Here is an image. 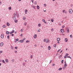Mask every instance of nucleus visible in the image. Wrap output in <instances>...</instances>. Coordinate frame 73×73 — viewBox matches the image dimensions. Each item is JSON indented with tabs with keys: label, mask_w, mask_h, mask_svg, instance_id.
I'll return each mask as SVG.
<instances>
[{
	"label": "nucleus",
	"mask_w": 73,
	"mask_h": 73,
	"mask_svg": "<svg viewBox=\"0 0 73 73\" xmlns=\"http://www.w3.org/2000/svg\"><path fill=\"white\" fill-rule=\"evenodd\" d=\"M72 12H73V10H72L71 9H70L69 10V13H72Z\"/></svg>",
	"instance_id": "f257e3e1"
},
{
	"label": "nucleus",
	"mask_w": 73,
	"mask_h": 73,
	"mask_svg": "<svg viewBox=\"0 0 73 73\" xmlns=\"http://www.w3.org/2000/svg\"><path fill=\"white\" fill-rule=\"evenodd\" d=\"M46 43H49L50 42V40H48V39H46Z\"/></svg>",
	"instance_id": "f03ea898"
},
{
	"label": "nucleus",
	"mask_w": 73,
	"mask_h": 73,
	"mask_svg": "<svg viewBox=\"0 0 73 73\" xmlns=\"http://www.w3.org/2000/svg\"><path fill=\"white\" fill-rule=\"evenodd\" d=\"M24 42V40H21L19 41V42H20L21 43H22V42Z\"/></svg>",
	"instance_id": "7ed1b4c3"
},
{
	"label": "nucleus",
	"mask_w": 73,
	"mask_h": 73,
	"mask_svg": "<svg viewBox=\"0 0 73 73\" xmlns=\"http://www.w3.org/2000/svg\"><path fill=\"white\" fill-rule=\"evenodd\" d=\"M63 13H67V11H65V10H63Z\"/></svg>",
	"instance_id": "20e7f679"
},
{
	"label": "nucleus",
	"mask_w": 73,
	"mask_h": 73,
	"mask_svg": "<svg viewBox=\"0 0 73 73\" xmlns=\"http://www.w3.org/2000/svg\"><path fill=\"white\" fill-rule=\"evenodd\" d=\"M66 31H67V33H69V28H67L66 29Z\"/></svg>",
	"instance_id": "39448f33"
},
{
	"label": "nucleus",
	"mask_w": 73,
	"mask_h": 73,
	"mask_svg": "<svg viewBox=\"0 0 73 73\" xmlns=\"http://www.w3.org/2000/svg\"><path fill=\"white\" fill-rule=\"evenodd\" d=\"M34 38H37V35L35 34L34 35Z\"/></svg>",
	"instance_id": "423d86ee"
},
{
	"label": "nucleus",
	"mask_w": 73,
	"mask_h": 73,
	"mask_svg": "<svg viewBox=\"0 0 73 73\" xmlns=\"http://www.w3.org/2000/svg\"><path fill=\"white\" fill-rule=\"evenodd\" d=\"M60 32H61V33H63L64 32V30L63 29H61L60 30Z\"/></svg>",
	"instance_id": "0eeeda50"
},
{
	"label": "nucleus",
	"mask_w": 73,
	"mask_h": 73,
	"mask_svg": "<svg viewBox=\"0 0 73 73\" xmlns=\"http://www.w3.org/2000/svg\"><path fill=\"white\" fill-rule=\"evenodd\" d=\"M3 45H4V44H3V42H1L0 44V45L1 46H3Z\"/></svg>",
	"instance_id": "6e6552de"
},
{
	"label": "nucleus",
	"mask_w": 73,
	"mask_h": 73,
	"mask_svg": "<svg viewBox=\"0 0 73 73\" xmlns=\"http://www.w3.org/2000/svg\"><path fill=\"white\" fill-rule=\"evenodd\" d=\"M1 38H4V35L3 34H1Z\"/></svg>",
	"instance_id": "1a4fd4ad"
},
{
	"label": "nucleus",
	"mask_w": 73,
	"mask_h": 73,
	"mask_svg": "<svg viewBox=\"0 0 73 73\" xmlns=\"http://www.w3.org/2000/svg\"><path fill=\"white\" fill-rule=\"evenodd\" d=\"M42 21L44 23H45V24H46V22H45V20L44 19H42Z\"/></svg>",
	"instance_id": "9d476101"
},
{
	"label": "nucleus",
	"mask_w": 73,
	"mask_h": 73,
	"mask_svg": "<svg viewBox=\"0 0 73 73\" xmlns=\"http://www.w3.org/2000/svg\"><path fill=\"white\" fill-rule=\"evenodd\" d=\"M57 41H60V38H57Z\"/></svg>",
	"instance_id": "9b49d317"
},
{
	"label": "nucleus",
	"mask_w": 73,
	"mask_h": 73,
	"mask_svg": "<svg viewBox=\"0 0 73 73\" xmlns=\"http://www.w3.org/2000/svg\"><path fill=\"white\" fill-rule=\"evenodd\" d=\"M48 50H50V49L51 48V47H50V46H49L48 47Z\"/></svg>",
	"instance_id": "f8f14e48"
},
{
	"label": "nucleus",
	"mask_w": 73,
	"mask_h": 73,
	"mask_svg": "<svg viewBox=\"0 0 73 73\" xmlns=\"http://www.w3.org/2000/svg\"><path fill=\"white\" fill-rule=\"evenodd\" d=\"M65 42H68V39L67 38H66L65 39Z\"/></svg>",
	"instance_id": "ddd939ff"
},
{
	"label": "nucleus",
	"mask_w": 73,
	"mask_h": 73,
	"mask_svg": "<svg viewBox=\"0 0 73 73\" xmlns=\"http://www.w3.org/2000/svg\"><path fill=\"white\" fill-rule=\"evenodd\" d=\"M27 12H28V10H27V9H26L25 10V14H27Z\"/></svg>",
	"instance_id": "4468645a"
},
{
	"label": "nucleus",
	"mask_w": 73,
	"mask_h": 73,
	"mask_svg": "<svg viewBox=\"0 0 73 73\" xmlns=\"http://www.w3.org/2000/svg\"><path fill=\"white\" fill-rule=\"evenodd\" d=\"M37 9H39L40 8V7H39V6L38 5H37Z\"/></svg>",
	"instance_id": "2eb2a0df"
},
{
	"label": "nucleus",
	"mask_w": 73,
	"mask_h": 73,
	"mask_svg": "<svg viewBox=\"0 0 73 73\" xmlns=\"http://www.w3.org/2000/svg\"><path fill=\"white\" fill-rule=\"evenodd\" d=\"M2 27L3 28H5L6 26H5V25H3Z\"/></svg>",
	"instance_id": "dca6fc26"
},
{
	"label": "nucleus",
	"mask_w": 73,
	"mask_h": 73,
	"mask_svg": "<svg viewBox=\"0 0 73 73\" xmlns=\"http://www.w3.org/2000/svg\"><path fill=\"white\" fill-rule=\"evenodd\" d=\"M65 68H66V67H65V66H64V67H62V69L63 70L65 69Z\"/></svg>",
	"instance_id": "f3484780"
},
{
	"label": "nucleus",
	"mask_w": 73,
	"mask_h": 73,
	"mask_svg": "<svg viewBox=\"0 0 73 73\" xmlns=\"http://www.w3.org/2000/svg\"><path fill=\"white\" fill-rule=\"evenodd\" d=\"M6 33H7V35H9V32L8 31H7L6 32Z\"/></svg>",
	"instance_id": "a211bd4d"
},
{
	"label": "nucleus",
	"mask_w": 73,
	"mask_h": 73,
	"mask_svg": "<svg viewBox=\"0 0 73 73\" xmlns=\"http://www.w3.org/2000/svg\"><path fill=\"white\" fill-rule=\"evenodd\" d=\"M51 22L53 23V21H54V20H53V19H51Z\"/></svg>",
	"instance_id": "6ab92c4d"
},
{
	"label": "nucleus",
	"mask_w": 73,
	"mask_h": 73,
	"mask_svg": "<svg viewBox=\"0 0 73 73\" xmlns=\"http://www.w3.org/2000/svg\"><path fill=\"white\" fill-rule=\"evenodd\" d=\"M5 62H8V60L6 59L5 60Z\"/></svg>",
	"instance_id": "aec40b11"
},
{
	"label": "nucleus",
	"mask_w": 73,
	"mask_h": 73,
	"mask_svg": "<svg viewBox=\"0 0 73 73\" xmlns=\"http://www.w3.org/2000/svg\"><path fill=\"white\" fill-rule=\"evenodd\" d=\"M67 58H70V59H72V58H71V57H70V56H67Z\"/></svg>",
	"instance_id": "412c9836"
},
{
	"label": "nucleus",
	"mask_w": 73,
	"mask_h": 73,
	"mask_svg": "<svg viewBox=\"0 0 73 73\" xmlns=\"http://www.w3.org/2000/svg\"><path fill=\"white\" fill-rule=\"evenodd\" d=\"M2 62H3V63H5V61L4 60H2Z\"/></svg>",
	"instance_id": "4be33fe9"
},
{
	"label": "nucleus",
	"mask_w": 73,
	"mask_h": 73,
	"mask_svg": "<svg viewBox=\"0 0 73 73\" xmlns=\"http://www.w3.org/2000/svg\"><path fill=\"white\" fill-rule=\"evenodd\" d=\"M67 66V64H64V66L66 67V66Z\"/></svg>",
	"instance_id": "5701e85b"
},
{
	"label": "nucleus",
	"mask_w": 73,
	"mask_h": 73,
	"mask_svg": "<svg viewBox=\"0 0 73 73\" xmlns=\"http://www.w3.org/2000/svg\"><path fill=\"white\" fill-rule=\"evenodd\" d=\"M41 24H40V23L39 24H38V27H41Z\"/></svg>",
	"instance_id": "b1692460"
},
{
	"label": "nucleus",
	"mask_w": 73,
	"mask_h": 73,
	"mask_svg": "<svg viewBox=\"0 0 73 73\" xmlns=\"http://www.w3.org/2000/svg\"><path fill=\"white\" fill-rule=\"evenodd\" d=\"M30 42V41L29 40H27L26 41V42H27V43H28V42Z\"/></svg>",
	"instance_id": "393cba45"
},
{
	"label": "nucleus",
	"mask_w": 73,
	"mask_h": 73,
	"mask_svg": "<svg viewBox=\"0 0 73 73\" xmlns=\"http://www.w3.org/2000/svg\"><path fill=\"white\" fill-rule=\"evenodd\" d=\"M23 19L24 20L25 19H26V18L25 17H23Z\"/></svg>",
	"instance_id": "a878e982"
},
{
	"label": "nucleus",
	"mask_w": 73,
	"mask_h": 73,
	"mask_svg": "<svg viewBox=\"0 0 73 73\" xmlns=\"http://www.w3.org/2000/svg\"><path fill=\"white\" fill-rule=\"evenodd\" d=\"M62 68H59V69H58V70H61L62 69Z\"/></svg>",
	"instance_id": "bb28decb"
},
{
	"label": "nucleus",
	"mask_w": 73,
	"mask_h": 73,
	"mask_svg": "<svg viewBox=\"0 0 73 73\" xmlns=\"http://www.w3.org/2000/svg\"><path fill=\"white\" fill-rule=\"evenodd\" d=\"M37 3L36 2V1H35L34 2V4H35V5H36L37 4Z\"/></svg>",
	"instance_id": "cd10ccee"
},
{
	"label": "nucleus",
	"mask_w": 73,
	"mask_h": 73,
	"mask_svg": "<svg viewBox=\"0 0 73 73\" xmlns=\"http://www.w3.org/2000/svg\"><path fill=\"white\" fill-rule=\"evenodd\" d=\"M15 23H17V20H15Z\"/></svg>",
	"instance_id": "c85d7f7f"
},
{
	"label": "nucleus",
	"mask_w": 73,
	"mask_h": 73,
	"mask_svg": "<svg viewBox=\"0 0 73 73\" xmlns=\"http://www.w3.org/2000/svg\"><path fill=\"white\" fill-rule=\"evenodd\" d=\"M27 23H24V25L25 26L27 25Z\"/></svg>",
	"instance_id": "c756f323"
},
{
	"label": "nucleus",
	"mask_w": 73,
	"mask_h": 73,
	"mask_svg": "<svg viewBox=\"0 0 73 73\" xmlns=\"http://www.w3.org/2000/svg\"><path fill=\"white\" fill-rule=\"evenodd\" d=\"M7 25L8 26H9V23H7Z\"/></svg>",
	"instance_id": "7c9ffc66"
},
{
	"label": "nucleus",
	"mask_w": 73,
	"mask_h": 73,
	"mask_svg": "<svg viewBox=\"0 0 73 73\" xmlns=\"http://www.w3.org/2000/svg\"><path fill=\"white\" fill-rule=\"evenodd\" d=\"M46 41V39L45 38L43 40L44 42H45Z\"/></svg>",
	"instance_id": "2f4dec72"
},
{
	"label": "nucleus",
	"mask_w": 73,
	"mask_h": 73,
	"mask_svg": "<svg viewBox=\"0 0 73 73\" xmlns=\"http://www.w3.org/2000/svg\"><path fill=\"white\" fill-rule=\"evenodd\" d=\"M51 31H52V32H53V31H54V30L53 29H51Z\"/></svg>",
	"instance_id": "473e14b6"
},
{
	"label": "nucleus",
	"mask_w": 73,
	"mask_h": 73,
	"mask_svg": "<svg viewBox=\"0 0 73 73\" xmlns=\"http://www.w3.org/2000/svg\"><path fill=\"white\" fill-rule=\"evenodd\" d=\"M3 51H0V54L1 53H3Z\"/></svg>",
	"instance_id": "72a5a7b5"
},
{
	"label": "nucleus",
	"mask_w": 73,
	"mask_h": 73,
	"mask_svg": "<svg viewBox=\"0 0 73 73\" xmlns=\"http://www.w3.org/2000/svg\"><path fill=\"white\" fill-rule=\"evenodd\" d=\"M61 62L62 64H63V62H64V60H62L61 61Z\"/></svg>",
	"instance_id": "f704fd0d"
},
{
	"label": "nucleus",
	"mask_w": 73,
	"mask_h": 73,
	"mask_svg": "<svg viewBox=\"0 0 73 73\" xmlns=\"http://www.w3.org/2000/svg\"><path fill=\"white\" fill-rule=\"evenodd\" d=\"M25 63H23V66H25Z\"/></svg>",
	"instance_id": "c9c22d12"
},
{
	"label": "nucleus",
	"mask_w": 73,
	"mask_h": 73,
	"mask_svg": "<svg viewBox=\"0 0 73 73\" xmlns=\"http://www.w3.org/2000/svg\"><path fill=\"white\" fill-rule=\"evenodd\" d=\"M60 50H61V49H59L58 51H57V53L59 52V51H60Z\"/></svg>",
	"instance_id": "e433bc0d"
},
{
	"label": "nucleus",
	"mask_w": 73,
	"mask_h": 73,
	"mask_svg": "<svg viewBox=\"0 0 73 73\" xmlns=\"http://www.w3.org/2000/svg\"><path fill=\"white\" fill-rule=\"evenodd\" d=\"M68 55H69V54L68 53H66V56H68Z\"/></svg>",
	"instance_id": "4c0bfd02"
},
{
	"label": "nucleus",
	"mask_w": 73,
	"mask_h": 73,
	"mask_svg": "<svg viewBox=\"0 0 73 73\" xmlns=\"http://www.w3.org/2000/svg\"><path fill=\"white\" fill-rule=\"evenodd\" d=\"M23 29H21V32H23Z\"/></svg>",
	"instance_id": "58836bf2"
},
{
	"label": "nucleus",
	"mask_w": 73,
	"mask_h": 73,
	"mask_svg": "<svg viewBox=\"0 0 73 73\" xmlns=\"http://www.w3.org/2000/svg\"><path fill=\"white\" fill-rule=\"evenodd\" d=\"M9 9H10V10H11V7H9Z\"/></svg>",
	"instance_id": "ea45409f"
},
{
	"label": "nucleus",
	"mask_w": 73,
	"mask_h": 73,
	"mask_svg": "<svg viewBox=\"0 0 73 73\" xmlns=\"http://www.w3.org/2000/svg\"><path fill=\"white\" fill-rule=\"evenodd\" d=\"M15 49H17V47H15Z\"/></svg>",
	"instance_id": "a19ab883"
},
{
	"label": "nucleus",
	"mask_w": 73,
	"mask_h": 73,
	"mask_svg": "<svg viewBox=\"0 0 73 73\" xmlns=\"http://www.w3.org/2000/svg\"><path fill=\"white\" fill-rule=\"evenodd\" d=\"M13 20H15V17H13Z\"/></svg>",
	"instance_id": "79ce46f5"
},
{
	"label": "nucleus",
	"mask_w": 73,
	"mask_h": 73,
	"mask_svg": "<svg viewBox=\"0 0 73 73\" xmlns=\"http://www.w3.org/2000/svg\"><path fill=\"white\" fill-rule=\"evenodd\" d=\"M7 38H8V39L9 38V35L7 36Z\"/></svg>",
	"instance_id": "37998d69"
},
{
	"label": "nucleus",
	"mask_w": 73,
	"mask_h": 73,
	"mask_svg": "<svg viewBox=\"0 0 73 73\" xmlns=\"http://www.w3.org/2000/svg\"><path fill=\"white\" fill-rule=\"evenodd\" d=\"M11 32H12V33H14V32H15V31L13 30L11 31Z\"/></svg>",
	"instance_id": "c03bdc74"
},
{
	"label": "nucleus",
	"mask_w": 73,
	"mask_h": 73,
	"mask_svg": "<svg viewBox=\"0 0 73 73\" xmlns=\"http://www.w3.org/2000/svg\"><path fill=\"white\" fill-rule=\"evenodd\" d=\"M62 28H65V26L64 25H63L62 26Z\"/></svg>",
	"instance_id": "a18cd8bd"
},
{
	"label": "nucleus",
	"mask_w": 73,
	"mask_h": 73,
	"mask_svg": "<svg viewBox=\"0 0 73 73\" xmlns=\"http://www.w3.org/2000/svg\"><path fill=\"white\" fill-rule=\"evenodd\" d=\"M54 47H56V44H54Z\"/></svg>",
	"instance_id": "49530a36"
},
{
	"label": "nucleus",
	"mask_w": 73,
	"mask_h": 73,
	"mask_svg": "<svg viewBox=\"0 0 73 73\" xmlns=\"http://www.w3.org/2000/svg\"><path fill=\"white\" fill-rule=\"evenodd\" d=\"M12 62H14V60L13 59L12 60Z\"/></svg>",
	"instance_id": "de8ad7c7"
},
{
	"label": "nucleus",
	"mask_w": 73,
	"mask_h": 73,
	"mask_svg": "<svg viewBox=\"0 0 73 73\" xmlns=\"http://www.w3.org/2000/svg\"><path fill=\"white\" fill-rule=\"evenodd\" d=\"M33 8H34V9H35L36 8V7H35V6H33Z\"/></svg>",
	"instance_id": "09e8293b"
},
{
	"label": "nucleus",
	"mask_w": 73,
	"mask_h": 73,
	"mask_svg": "<svg viewBox=\"0 0 73 73\" xmlns=\"http://www.w3.org/2000/svg\"><path fill=\"white\" fill-rule=\"evenodd\" d=\"M16 41H19V39H16Z\"/></svg>",
	"instance_id": "8fccbe9b"
},
{
	"label": "nucleus",
	"mask_w": 73,
	"mask_h": 73,
	"mask_svg": "<svg viewBox=\"0 0 73 73\" xmlns=\"http://www.w3.org/2000/svg\"><path fill=\"white\" fill-rule=\"evenodd\" d=\"M52 60H50L49 64H50V63H51V62H52Z\"/></svg>",
	"instance_id": "3c124183"
},
{
	"label": "nucleus",
	"mask_w": 73,
	"mask_h": 73,
	"mask_svg": "<svg viewBox=\"0 0 73 73\" xmlns=\"http://www.w3.org/2000/svg\"><path fill=\"white\" fill-rule=\"evenodd\" d=\"M32 57H33V56L32 55H31L30 56L31 58H32Z\"/></svg>",
	"instance_id": "603ef678"
},
{
	"label": "nucleus",
	"mask_w": 73,
	"mask_h": 73,
	"mask_svg": "<svg viewBox=\"0 0 73 73\" xmlns=\"http://www.w3.org/2000/svg\"><path fill=\"white\" fill-rule=\"evenodd\" d=\"M38 32H40V30H38Z\"/></svg>",
	"instance_id": "864d4df0"
},
{
	"label": "nucleus",
	"mask_w": 73,
	"mask_h": 73,
	"mask_svg": "<svg viewBox=\"0 0 73 73\" xmlns=\"http://www.w3.org/2000/svg\"><path fill=\"white\" fill-rule=\"evenodd\" d=\"M44 7H46V4H44Z\"/></svg>",
	"instance_id": "5fc2aeb1"
},
{
	"label": "nucleus",
	"mask_w": 73,
	"mask_h": 73,
	"mask_svg": "<svg viewBox=\"0 0 73 73\" xmlns=\"http://www.w3.org/2000/svg\"><path fill=\"white\" fill-rule=\"evenodd\" d=\"M70 37H72V35H70Z\"/></svg>",
	"instance_id": "6e6d98bb"
},
{
	"label": "nucleus",
	"mask_w": 73,
	"mask_h": 73,
	"mask_svg": "<svg viewBox=\"0 0 73 73\" xmlns=\"http://www.w3.org/2000/svg\"><path fill=\"white\" fill-rule=\"evenodd\" d=\"M25 40V38H24L23 40V41H24V40Z\"/></svg>",
	"instance_id": "4d7b16f0"
},
{
	"label": "nucleus",
	"mask_w": 73,
	"mask_h": 73,
	"mask_svg": "<svg viewBox=\"0 0 73 73\" xmlns=\"http://www.w3.org/2000/svg\"><path fill=\"white\" fill-rule=\"evenodd\" d=\"M17 51H16L15 52V53H17Z\"/></svg>",
	"instance_id": "13d9d810"
},
{
	"label": "nucleus",
	"mask_w": 73,
	"mask_h": 73,
	"mask_svg": "<svg viewBox=\"0 0 73 73\" xmlns=\"http://www.w3.org/2000/svg\"><path fill=\"white\" fill-rule=\"evenodd\" d=\"M66 56H64V58H66Z\"/></svg>",
	"instance_id": "bf43d9fd"
},
{
	"label": "nucleus",
	"mask_w": 73,
	"mask_h": 73,
	"mask_svg": "<svg viewBox=\"0 0 73 73\" xmlns=\"http://www.w3.org/2000/svg\"><path fill=\"white\" fill-rule=\"evenodd\" d=\"M11 48L12 49H13V46H11Z\"/></svg>",
	"instance_id": "052dcab7"
},
{
	"label": "nucleus",
	"mask_w": 73,
	"mask_h": 73,
	"mask_svg": "<svg viewBox=\"0 0 73 73\" xmlns=\"http://www.w3.org/2000/svg\"><path fill=\"white\" fill-rule=\"evenodd\" d=\"M21 36L22 37H23V34H21Z\"/></svg>",
	"instance_id": "680f3d73"
},
{
	"label": "nucleus",
	"mask_w": 73,
	"mask_h": 73,
	"mask_svg": "<svg viewBox=\"0 0 73 73\" xmlns=\"http://www.w3.org/2000/svg\"><path fill=\"white\" fill-rule=\"evenodd\" d=\"M54 66V64H52V66Z\"/></svg>",
	"instance_id": "e2e57ef3"
},
{
	"label": "nucleus",
	"mask_w": 73,
	"mask_h": 73,
	"mask_svg": "<svg viewBox=\"0 0 73 73\" xmlns=\"http://www.w3.org/2000/svg\"><path fill=\"white\" fill-rule=\"evenodd\" d=\"M31 1L33 3V0Z\"/></svg>",
	"instance_id": "0e129e2a"
},
{
	"label": "nucleus",
	"mask_w": 73,
	"mask_h": 73,
	"mask_svg": "<svg viewBox=\"0 0 73 73\" xmlns=\"http://www.w3.org/2000/svg\"><path fill=\"white\" fill-rule=\"evenodd\" d=\"M10 34H12V33H12V32H11V33H10Z\"/></svg>",
	"instance_id": "69168bd1"
},
{
	"label": "nucleus",
	"mask_w": 73,
	"mask_h": 73,
	"mask_svg": "<svg viewBox=\"0 0 73 73\" xmlns=\"http://www.w3.org/2000/svg\"><path fill=\"white\" fill-rule=\"evenodd\" d=\"M14 16H16V14H14Z\"/></svg>",
	"instance_id": "338daca9"
},
{
	"label": "nucleus",
	"mask_w": 73,
	"mask_h": 73,
	"mask_svg": "<svg viewBox=\"0 0 73 73\" xmlns=\"http://www.w3.org/2000/svg\"><path fill=\"white\" fill-rule=\"evenodd\" d=\"M12 36H13V34L12 35Z\"/></svg>",
	"instance_id": "774afa93"
}]
</instances>
